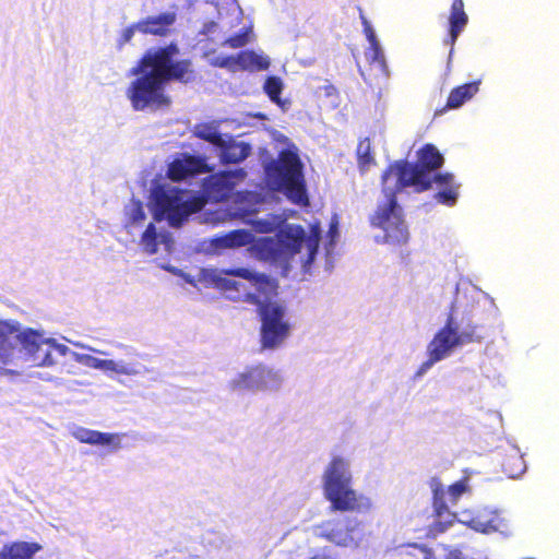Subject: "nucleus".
I'll list each match as a JSON object with an SVG mask.
<instances>
[{
	"label": "nucleus",
	"mask_w": 559,
	"mask_h": 559,
	"mask_svg": "<svg viewBox=\"0 0 559 559\" xmlns=\"http://www.w3.org/2000/svg\"><path fill=\"white\" fill-rule=\"evenodd\" d=\"M71 435L80 442L92 445L109 447L112 451H117L121 448V437L123 436L120 433H109L92 430L80 426L74 427L71 430Z\"/></svg>",
	"instance_id": "obj_15"
},
{
	"label": "nucleus",
	"mask_w": 559,
	"mask_h": 559,
	"mask_svg": "<svg viewBox=\"0 0 559 559\" xmlns=\"http://www.w3.org/2000/svg\"><path fill=\"white\" fill-rule=\"evenodd\" d=\"M358 166L361 173H366L374 164V156L371 150V143L368 138L361 140L357 146Z\"/></svg>",
	"instance_id": "obj_28"
},
{
	"label": "nucleus",
	"mask_w": 559,
	"mask_h": 559,
	"mask_svg": "<svg viewBox=\"0 0 559 559\" xmlns=\"http://www.w3.org/2000/svg\"><path fill=\"white\" fill-rule=\"evenodd\" d=\"M284 382L280 370L264 364L246 367L230 381L229 388L235 392H277Z\"/></svg>",
	"instance_id": "obj_10"
},
{
	"label": "nucleus",
	"mask_w": 559,
	"mask_h": 559,
	"mask_svg": "<svg viewBox=\"0 0 559 559\" xmlns=\"http://www.w3.org/2000/svg\"><path fill=\"white\" fill-rule=\"evenodd\" d=\"M173 242L171 235L165 228H157L154 223H150L142 234L140 245L145 253L155 254L159 246L170 251Z\"/></svg>",
	"instance_id": "obj_18"
},
{
	"label": "nucleus",
	"mask_w": 559,
	"mask_h": 559,
	"mask_svg": "<svg viewBox=\"0 0 559 559\" xmlns=\"http://www.w3.org/2000/svg\"><path fill=\"white\" fill-rule=\"evenodd\" d=\"M457 519V515L455 513H452L450 511V516L443 515L442 519L437 516L438 524L441 526V531H445L448 527H450Z\"/></svg>",
	"instance_id": "obj_36"
},
{
	"label": "nucleus",
	"mask_w": 559,
	"mask_h": 559,
	"mask_svg": "<svg viewBox=\"0 0 559 559\" xmlns=\"http://www.w3.org/2000/svg\"><path fill=\"white\" fill-rule=\"evenodd\" d=\"M206 162L201 157L187 156L175 159L168 167V175L174 180H182L204 173Z\"/></svg>",
	"instance_id": "obj_19"
},
{
	"label": "nucleus",
	"mask_w": 559,
	"mask_h": 559,
	"mask_svg": "<svg viewBox=\"0 0 559 559\" xmlns=\"http://www.w3.org/2000/svg\"><path fill=\"white\" fill-rule=\"evenodd\" d=\"M126 214L129 218L127 227L129 225L140 226L146 219V213L142 202L134 199L131 200L130 204L126 206Z\"/></svg>",
	"instance_id": "obj_29"
},
{
	"label": "nucleus",
	"mask_w": 559,
	"mask_h": 559,
	"mask_svg": "<svg viewBox=\"0 0 559 559\" xmlns=\"http://www.w3.org/2000/svg\"><path fill=\"white\" fill-rule=\"evenodd\" d=\"M444 158L432 144H426L418 152L416 164L406 160L394 162L382 175L383 200L371 216V225L381 229L374 236L377 242L402 245L408 240V229L403 217V210L397 203L396 194L412 187L416 192L431 188L436 182L441 190L436 193L439 203L452 206L456 203L460 185L455 183L450 173H437L442 167Z\"/></svg>",
	"instance_id": "obj_2"
},
{
	"label": "nucleus",
	"mask_w": 559,
	"mask_h": 559,
	"mask_svg": "<svg viewBox=\"0 0 559 559\" xmlns=\"http://www.w3.org/2000/svg\"><path fill=\"white\" fill-rule=\"evenodd\" d=\"M358 525V522L356 519H347L345 524V532H348L349 535L354 532L355 527Z\"/></svg>",
	"instance_id": "obj_40"
},
{
	"label": "nucleus",
	"mask_w": 559,
	"mask_h": 559,
	"mask_svg": "<svg viewBox=\"0 0 559 559\" xmlns=\"http://www.w3.org/2000/svg\"><path fill=\"white\" fill-rule=\"evenodd\" d=\"M477 324L472 320L461 321L450 312L443 326L439 329L428 343L425 360L414 374V379L423 378L437 362H440L459 349L471 343H480L483 336L477 333Z\"/></svg>",
	"instance_id": "obj_5"
},
{
	"label": "nucleus",
	"mask_w": 559,
	"mask_h": 559,
	"mask_svg": "<svg viewBox=\"0 0 559 559\" xmlns=\"http://www.w3.org/2000/svg\"><path fill=\"white\" fill-rule=\"evenodd\" d=\"M466 486L463 481H456L455 484L451 485L448 489V495L450 497L451 502L455 503L456 500L463 495Z\"/></svg>",
	"instance_id": "obj_33"
},
{
	"label": "nucleus",
	"mask_w": 559,
	"mask_h": 559,
	"mask_svg": "<svg viewBox=\"0 0 559 559\" xmlns=\"http://www.w3.org/2000/svg\"><path fill=\"white\" fill-rule=\"evenodd\" d=\"M468 526L485 534L498 531L497 518L485 520L483 516L478 515L469 520Z\"/></svg>",
	"instance_id": "obj_30"
},
{
	"label": "nucleus",
	"mask_w": 559,
	"mask_h": 559,
	"mask_svg": "<svg viewBox=\"0 0 559 559\" xmlns=\"http://www.w3.org/2000/svg\"><path fill=\"white\" fill-rule=\"evenodd\" d=\"M181 277L186 283L190 285H195L194 277L186 272L182 271V274L179 276Z\"/></svg>",
	"instance_id": "obj_43"
},
{
	"label": "nucleus",
	"mask_w": 559,
	"mask_h": 559,
	"mask_svg": "<svg viewBox=\"0 0 559 559\" xmlns=\"http://www.w3.org/2000/svg\"><path fill=\"white\" fill-rule=\"evenodd\" d=\"M218 156L221 163L226 164H239L250 156L252 147L249 143L243 141H237L233 136L226 134L217 146Z\"/></svg>",
	"instance_id": "obj_16"
},
{
	"label": "nucleus",
	"mask_w": 559,
	"mask_h": 559,
	"mask_svg": "<svg viewBox=\"0 0 559 559\" xmlns=\"http://www.w3.org/2000/svg\"><path fill=\"white\" fill-rule=\"evenodd\" d=\"M430 488L433 496V510L436 516L442 519L443 515L450 516V510L445 501V490L442 481L438 477L430 479Z\"/></svg>",
	"instance_id": "obj_26"
},
{
	"label": "nucleus",
	"mask_w": 559,
	"mask_h": 559,
	"mask_svg": "<svg viewBox=\"0 0 559 559\" xmlns=\"http://www.w3.org/2000/svg\"><path fill=\"white\" fill-rule=\"evenodd\" d=\"M178 55L179 48L175 43L145 52L133 69V74L139 76L127 90V97L134 110L153 112L167 108L170 98L165 93L166 85L171 81L187 84L193 80L191 61L179 60Z\"/></svg>",
	"instance_id": "obj_3"
},
{
	"label": "nucleus",
	"mask_w": 559,
	"mask_h": 559,
	"mask_svg": "<svg viewBox=\"0 0 559 559\" xmlns=\"http://www.w3.org/2000/svg\"><path fill=\"white\" fill-rule=\"evenodd\" d=\"M518 462H519V467H520V468H519V472H518L516 474H512V475H510V477H512V478H514V477H518V476L522 475V474L525 472V469H526L525 462L523 461V459H522V457H519V459H518Z\"/></svg>",
	"instance_id": "obj_42"
},
{
	"label": "nucleus",
	"mask_w": 559,
	"mask_h": 559,
	"mask_svg": "<svg viewBox=\"0 0 559 559\" xmlns=\"http://www.w3.org/2000/svg\"><path fill=\"white\" fill-rule=\"evenodd\" d=\"M163 269L176 276H180L182 274V270L170 264L163 265Z\"/></svg>",
	"instance_id": "obj_41"
},
{
	"label": "nucleus",
	"mask_w": 559,
	"mask_h": 559,
	"mask_svg": "<svg viewBox=\"0 0 559 559\" xmlns=\"http://www.w3.org/2000/svg\"><path fill=\"white\" fill-rule=\"evenodd\" d=\"M361 21L364 25L365 35L367 37V40L369 41V49L366 52V57L371 63H377L382 72H385V57L383 49L380 45V41L377 38L376 32L370 22L364 15H361Z\"/></svg>",
	"instance_id": "obj_20"
},
{
	"label": "nucleus",
	"mask_w": 559,
	"mask_h": 559,
	"mask_svg": "<svg viewBox=\"0 0 559 559\" xmlns=\"http://www.w3.org/2000/svg\"><path fill=\"white\" fill-rule=\"evenodd\" d=\"M69 343H71L72 345H74L75 347H79V348H82V349H86V350H90L92 353H95V354H98V355H104V356H108L110 355L108 352H105V350H102V349H98V348H94L90 345H86L84 343H81V342H74V341H70V340H67Z\"/></svg>",
	"instance_id": "obj_37"
},
{
	"label": "nucleus",
	"mask_w": 559,
	"mask_h": 559,
	"mask_svg": "<svg viewBox=\"0 0 559 559\" xmlns=\"http://www.w3.org/2000/svg\"><path fill=\"white\" fill-rule=\"evenodd\" d=\"M114 346L119 349L124 356L127 357H133V356H139V353L136 352V349L130 345H127V344H123V343H119V342H116L114 344Z\"/></svg>",
	"instance_id": "obj_35"
},
{
	"label": "nucleus",
	"mask_w": 559,
	"mask_h": 559,
	"mask_svg": "<svg viewBox=\"0 0 559 559\" xmlns=\"http://www.w3.org/2000/svg\"><path fill=\"white\" fill-rule=\"evenodd\" d=\"M41 549L37 543L16 542L4 545L0 551V559H34Z\"/></svg>",
	"instance_id": "obj_22"
},
{
	"label": "nucleus",
	"mask_w": 559,
	"mask_h": 559,
	"mask_svg": "<svg viewBox=\"0 0 559 559\" xmlns=\"http://www.w3.org/2000/svg\"><path fill=\"white\" fill-rule=\"evenodd\" d=\"M41 379L46 380V381H49V380H51V377L50 376H44V377H41Z\"/></svg>",
	"instance_id": "obj_46"
},
{
	"label": "nucleus",
	"mask_w": 559,
	"mask_h": 559,
	"mask_svg": "<svg viewBox=\"0 0 559 559\" xmlns=\"http://www.w3.org/2000/svg\"><path fill=\"white\" fill-rule=\"evenodd\" d=\"M322 486L332 511L367 512L371 509V500L352 488L350 463L342 456H334L326 465Z\"/></svg>",
	"instance_id": "obj_6"
},
{
	"label": "nucleus",
	"mask_w": 559,
	"mask_h": 559,
	"mask_svg": "<svg viewBox=\"0 0 559 559\" xmlns=\"http://www.w3.org/2000/svg\"><path fill=\"white\" fill-rule=\"evenodd\" d=\"M262 166L272 190L283 192L296 204L308 202L302 164L296 148L283 150L277 158L264 157Z\"/></svg>",
	"instance_id": "obj_7"
},
{
	"label": "nucleus",
	"mask_w": 559,
	"mask_h": 559,
	"mask_svg": "<svg viewBox=\"0 0 559 559\" xmlns=\"http://www.w3.org/2000/svg\"><path fill=\"white\" fill-rule=\"evenodd\" d=\"M424 559H436L433 552L429 549H424Z\"/></svg>",
	"instance_id": "obj_45"
},
{
	"label": "nucleus",
	"mask_w": 559,
	"mask_h": 559,
	"mask_svg": "<svg viewBox=\"0 0 559 559\" xmlns=\"http://www.w3.org/2000/svg\"><path fill=\"white\" fill-rule=\"evenodd\" d=\"M218 27L219 24L217 22L211 21L204 24L202 33L209 36L214 34Z\"/></svg>",
	"instance_id": "obj_39"
},
{
	"label": "nucleus",
	"mask_w": 559,
	"mask_h": 559,
	"mask_svg": "<svg viewBox=\"0 0 559 559\" xmlns=\"http://www.w3.org/2000/svg\"><path fill=\"white\" fill-rule=\"evenodd\" d=\"M25 328L17 320L0 317V364L3 366H23L22 334Z\"/></svg>",
	"instance_id": "obj_11"
},
{
	"label": "nucleus",
	"mask_w": 559,
	"mask_h": 559,
	"mask_svg": "<svg viewBox=\"0 0 559 559\" xmlns=\"http://www.w3.org/2000/svg\"><path fill=\"white\" fill-rule=\"evenodd\" d=\"M72 357L83 366L118 376L143 377L150 372L145 365L133 359H100L81 353H72Z\"/></svg>",
	"instance_id": "obj_12"
},
{
	"label": "nucleus",
	"mask_w": 559,
	"mask_h": 559,
	"mask_svg": "<svg viewBox=\"0 0 559 559\" xmlns=\"http://www.w3.org/2000/svg\"><path fill=\"white\" fill-rule=\"evenodd\" d=\"M262 205L261 198L252 192L240 193L226 209L216 213L217 221L238 219L261 234H269L280 229L274 237L254 239L247 229H235L211 240L213 251L226 248H236L250 245L249 250L253 257L261 261L277 264L286 275L289 263L299 255V262L307 272L314 262L321 239L319 228L312 227L311 234L298 225H286L285 218L278 214H265L259 217Z\"/></svg>",
	"instance_id": "obj_1"
},
{
	"label": "nucleus",
	"mask_w": 559,
	"mask_h": 559,
	"mask_svg": "<svg viewBox=\"0 0 559 559\" xmlns=\"http://www.w3.org/2000/svg\"><path fill=\"white\" fill-rule=\"evenodd\" d=\"M479 84L480 81H474L452 90L448 98V106L450 108L461 107L466 100L471 99L478 92Z\"/></svg>",
	"instance_id": "obj_25"
},
{
	"label": "nucleus",
	"mask_w": 559,
	"mask_h": 559,
	"mask_svg": "<svg viewBox=\"0 0 559 559\" xmlns=\"http://www.w3.org/2000/svg\"><path fill=\"white\" fill-rule=\"evenodd\" d=\"M311 559H331V558H328V557H320V556H316V557H313V558H311Z\"/></svg>",
	"instance_id": "obj_47"
},
{
	"label": "nucleus",
	"mask_w": 559,
	"mask_h": 559,
	"mask_svg": "<svg viewBox=\"0 0 559 559\" xmlns=\"http://www.w3.org/2000/svg\"><path fill=\"white\" fill-rule=\"evenodd\" d=\"M252 31L251 28H241L237 34L226 38L222 46H227L230 48H240L247 45L250 40V35Z\"/></svg>",
	"instance_id": "obj_31"
},
{
	"label": "nucleus",
	"mask_w": 559,
	"mask_h": 559,
	"mask_svg": "<svg viewBox=\"0 0 559 559\" xmlns=\"http://www.w3.org/2000/svg\"><path fill=\"white\" fill-rule=\"evenodd\" d=\"M193 133L199 139L210 142L216 148L219 145V143H222L224 136L226 135L218 131L217 126L215 123L197 124L194 127Z\"/></svg>",
	"instance_id": "obj_27"
},
{
	"label": "nucleus",
	"mask_w": 559,
	"mask_h": 559,
	"mask_svg": "<svg viewBox=\"0 0 559 559\" xmlns=\"http://www.w3.org/2000/svg\"><path fill=\"white\" fill-rule=\"evenodd\" d=\"M316 534L338 546L348 547L354 544L356 545L354 537L349 535L348 532H345L340 523H334L331 521L322 523L316 527Z\"/></svg>",
	"instance_id": "obj_21"
},
{
	"label": "nucleus",
	"mask_w": 559,
	"mask_h": 559,
	"mask_svg": "<svg viewBox=\"0 0 559 559\" xmlns=\"http://www.w3.org/2000/svg\"><path fill=\"white\" fill-rule=\"evenodd\" d=\"M467 21L468 19L464 11L463 0H454L449 19L450 29L449 39L445 40L447 44H451L452 46L454 45L459 35L467 24Z\"/></svg>",
	"instance_id": "obj_23"
},
{
	"label": "nucleus",
	"mask_w": 559,
	"mask_h": 559,
	"mask_svg": "<svg viewBox=\"0 0 559 559\" xmlns=\"http://www.w3.org/2000/svg\"><path fill=\"white\" fill-rule=\"evenodd\" d=\"M136 32H139L138 31V22L133 23L132 25L124 28L122 31L121 37L118 41L119 46L130 43Z\"/></svg>",
	"instance_id": "obj_34"
},
{
	"label": "nucleus",
	"mask_w": 559,
	"mask_h": 559,
	"mask_svg": "<svg viewBox=\"0 0 559 559\" xmlns=\"http://www.w3.org/2000/svg\"><path fill=\"white\" fill-rule=\"evenodd\" d=\"M340 236V233H338V221H337V217L334 216L330 223V228H329V231H328V238H329V241H328V245H326V250L330 251L334 248V246L336 245V240Z\"/></svg>",
	"instance_id": "obj_32"
},
{
	"label": "nucleus",
	"mask_w": 559,
	"mask_h": 559,
	"mask_svg": "<svg viewBox=\"0 0 559 559\" xmlns=\"http://www.w3.org/2000/svg\"><path fill=\"white\" fill-rule=\"evenodd\" d=\"M283 90L284 83L282 79L275 75L267 76L263 84V91L271 102L276 104L282 110L286 111L290 107V102L288 99H282L281 94Z\"/></svg>",
	"instance_id": "obj_24"
},
{
	"label": "nucleus",
	"mask_w": 559,
	"mask_h": 559,
	"mask_svg": "<svg viewBox=\"0 0 559 559\" xmlns=\"http://www.w3.org/2000/svg\"><path fill=\"white\" fill-rule=\"evenodd\" d=\"M176 21L177 13L175 11L162 12L139 21L138 31L145 35L166 36Z\"/></svg>",
	"instance_id": "obj_17"
},
{
	"label": "nucleus",
	"mask_w": 559,
	"mask_h": 559,
	"mask_svg": "<svg viewBox=\"0 0 559 559\" xmlns=\"http://www.w3.org/2000/svg\"><path fill=\"white\" fill-rule=\"evenodd\" d=\"M246 176L247 173L243 168L218 171L203 179V192L211 200H225L233 193L235 186L242 181Z\"/></svg>",
	"instance_id": "obj_13"
},
{
	"label": "nucleus",
	"mask_w": 559,
	"mask_h": 559,
	"mask_svg": "<svg viewBox=\"0 0 559 559\" xmlns=\"http://www.w3.org/2000/svg\"><path fill=\"white\" fill-rule=\"evenodd\" d=\"M317 92L320 95L323 93L325 97L336 96V88L332 84H325L323 86H319Z\"/></svg>",
	"instance_id": "obj_38"
},
{
	"label": "nucleus",
	"mask_w": 559,
	"mask_h": 559,
	"mask_svg": "<svg viewBox=\"0 0 559 559\" xmlns=\"http://www.w3.org/2000/svg\"><path fill=\"white\" fill-rule=\"evenodd\" d=\"M461 515H462V518L456 519V520H457L459 522H461V523H465V524H467V525H468V522H469V520L472 519V518H469V514H467L466 512H463Z\"/></svg>",
	"instance_id": "obj_44"
},
{
	"label": "nucleus",
	"mask_w": 559,
	"mask_h": 559,
	"mask_svg": "<svg viewBox=\"0 0 559 559\" xmlns=\"http://www.w3.org/2000/svg\"><path fill=\"white\" fill-rule=\"evenodd\" d=\"M209 57V63L213 67L223 69L234 70L235 67H239L242 70L249 71H263L269 69L270 59L266 56L258 55L253 50H243L237 55H218Z\"/></svg>",
	"instance_id": "obj_14"
},
{
	"label": "nucleus",
	"mask_w": 559,
	"mask_h": 559,
	"mask_svg": "<svg viewBox=\"0 0 559 559\" xmlns=\"http://www.w3.org/2000/svg\"><path fill=\"white\" fill-rule=\"evenodd\" d=\"M203 278L225 292H246V301L258 306V314L261 321L260 343L263 350L280 348L290 335V323L286 319V308L277 302H263L257 293L247 292L245 285L230 278L239 277L248 281L258 292L265 293L271 287L270 277L247 267L226 270L202 269Z\"/></svg>",
	"instance_id": "obj_4"
},
{
	"label": "nucleus",
	"mask_w": 559,
	"mask_h": 559,
	"mask_svg": "<svg viewBox=\"0 0 559 559\" xmlns=\"http://www.w3.org/2000/svg\"><path fill=\"white\" fill-rule=\"evenodd\" d=\"M148 205L155 222L167 221L174 228L181 227L195 211L190 193L167 181L152 183Z\"/></svg>",
	"instance_id": "obj_8"
},
{
	"label": "nucleus",
	"mask_w": 559,
	"mask_h": 559,
	"mask_svg": "<svg viewBox=\"0 0 559 559\" xmlns=\"http://www.w3.org/2000/svg\"><path fill=\"white\" fill-rule=\"evenodd\" d=\"M21 336L24 349L23 365L50 367L56 364L52 350H57L61 356L73 353L64 344L58 343L52 337H46L43 330L25 328V332Z\"/></svg>",
	"instance_id": "obj_9"
}]
</instances>
